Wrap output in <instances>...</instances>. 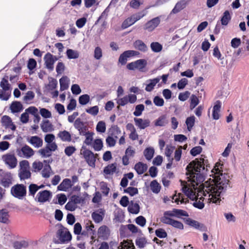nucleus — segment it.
I'll list each match as a JSON object with an SVG mask.
<instances>
[{
	"label": "nucleus",
	"instance_id": "obj_31",
	"mask_svg": "<svg viewBox=\"0 0 249 249\" xmlns=\"http://www.w3.org/2000/svg\"><path fill=\"white\" fill-rule=\"evenodd\" d=\"M154 154V149L152 147L146 148L143 152V154L146 160H151L153 157Z\"/></svg>",
	"mask_w": 249,
	"mask_h": 249
},
{
	"label": "nucleus",
	"instance_id": "obj_32",
	"mask_svg": "<svg viewBox=\"0 0 249 249\" xmlns=\"http://www.w3.org/2000/svg\"><path fill=\"white\" fill-rule=\"evenodd\" d=\"M150 186L151 191L154 193L157 194L160 191V186L156 180L151 181Z\"/></svg>",
	"mask_w": 249,
	"mask_h": 249
},
{
	"label": "nucleus",
	"instance_id": "obj_9",
	"mask_svg": "<svg viewBox=\"0 0 249 249\" xmlns=\"http://www.w3.org/2000/svg\"><path fill=\"white\" fill-rule=\"evenodd\" d=\"M74 127L79 131V135L83 136L87 134L88 127L84 124L80 118H77L74 122Z\"/></svg>",
	"mask_w": 249,
	"mask_h": 249
},
{
	"label": "nucleus",
	"instance_id": "obj_40",
	"mask_svg": "<svg viewBox=\"0 0 249 249\" xmlns=\"http://www.w3.org/2000/svg\"><path fill=\"white\" fill-rule=\"evenodd\" d=\"M28 244L25 241H16L13 244V247L15 249H21L27 247Z\"/></svg>",
	"mask_w": 249,
	"mask_h": 249
},
{
	"label": "nucleus",
	"instance_id": "obj_20",
	"mask_svg": "<svg viewBox=\"0 0 249 249\" xmlns=\"http://www.w3.org/2000/svg\"><path fill=\"white\" fill-rule=\"evenodd\" d=\"M134 48L142 52L145 53L148 50L147 45L141 40L138 39L133 43Z\"/></svg>",
	"mask_w": 249,
	"mask_h": 249
},
{
	"label": "nucleus",
	"instance_id": "obj_36",
	"mask_svg": "<svg viewBox=\"0 0 249 249\" xmlns=\"http://www.w3.org/2000/svg\"><path fill=\"white\" fill-rule=\"evenodd\" d=\"M38 152L44 158L49 157L52 155V152L49 150V148L47 147L46 146L45 147L39 150Z\"/></svg>",
	"mask_w": 249,
	"mask_h": 249
},
{
	"label": "nucleus",
	"instance_id": "obj_19",
	"mask_svg": "<svg viewBox=\"0 0 249 249\" xmlns=\"http://www.w3.org/2000/svg\"><path fill=\"white\" fill-rule=\"evenodd\" d=\"M134 121L135 125L141 129H143L150 125V121L148 119L135 118Z\"/></svg>",
	"mask_w": 249,
	"mask_h": 249
},
{
	"label": "nucleus",
	"instance_id": "obj_50",
	"mask_svg": "<svg viewBox=\"0 0 249 249\" xmlns=\"http://www.w3.org/2000/svg\"><path fill=\"white\" fill-rule=\"evenodd\" d=\"M0 86L5 91L9 90L10 88V86L8 83V80L4 78H2L1 80L0 83Z\"/></svg>",
	"mask_w": 249,
	"mask_h": 249
},
{
	"label": "nucleus",
	"instance_id": "obj_15",
	"mask_svg": "<svg viewBox=\"0 0 249 249\" xmlns=\"http://www.w3.org/2000/svg\"><path fill=\"white\" fill-rule=\"evenodd\" d=\"M105 210L100 209L91 214V217L95 223H98L101 222L105 215Z\"/></svg>",
	"mask_w": 249,
	"mask_h": 249
},
{
	"label": "nucleus",
	"instance_id": "obj_59",
	"mask_svg": "<svg viewBox=\"0 0 249 249\" xmlns=\"http://www.w3.org/2000/svg\"><path fill=\"white\" fill-rule=\"evenodd\" d=\"M156 235L160 238H165L167 236V234L163 229H159L155 231Z\"/></svg>",
	"mask_w": 249,
	"mask_h": 249
},
{
	"label": "nucleus",
	"instance_id": "obj_12",
	"mask_svg": "<svg viewBox=\"0 0 249 249\" xmlns=\"http://www.w3.org/2000/svg\"><path fill=\"white\" fill-rule=\"evenodd\" d=\"M18 154L20 157L29 158L34 154V151L30 146L25 145L18 151Z\"/></svg>",
	"mask_w": 249,
	"mask_h": 249
},
{
	"label": "nucleus",
	"instance_id": "obj_55",
	"mask_svg": "<svg viewBox=\"0 0 249 249\" xmlns=\"http://www.w3.org/2000/svg\"><path fill=\"white\" fill-rule=\"evenodd\" d=\"M186 223L188 225L195 228L196 229H198V227H199V225L200 224V223L198 222V221L192 219L190 218L186 219Z\"/></svg>",
	"mask_w": 249,
	"mask_h": 249
},
{
	"label": "nucleus",
	"instance_id": "obj_60",
	"mask_svg": "<svg viewBox=\"0 0 249 249\" xmlns=\"http://www.w3.org/2000/svg\"><path fill=\"white\" fill-rule=\"evenodd\" d=\"M65 208L67 210L74 211L77 208V205L70 199L65 205Z\"/></svg>",
	"mask_w": 249,
	"mask_h": 249
},
{
	"label": "nucleus",
	"instance_id": "obj_16",
	"mask_svg": "<svg viewBox=\"0 0 249 249\" xmlns=\"http://www.w3.org/2000/svg\"><path fill=\"white\" fill-rule=\"evenodd\" d=\"M1 123L2 125L6 128H9L13 131L16 130V125L12 123L11 118L8 116H3L1 118Z\"/></svg>",
	"mask_w": 249,
	"mask_h": 249
},
{
	"label": "nucleus",
	"instance_id": "obj_53",
	"mask_svg": "<svg viewBox=\"0 0 249 249\" xmlns=\"http://www.w3.org/2000/svg\"><path fill=\"white\" fill-rule=\"evenodd\" d=\"M90 97L88 94H84L79 98V102L81 105H86L89 101Z\"/></svg>",
	"mask_w": 249,
	"mask_h": 249
},
{
	"label": "nucleus",
	"instance_id": "obj_57",
	"mask_svg": "<svg viewBox=\"0 0 249 249\" xmlns=\"http://www.w3.org/2000/svg\"><path fill=\"white\" fill-rule=\"evenodd\" d=\"M124 192L128 194L131 196H134L138 194V190L137 188L129 187L124 190Z\"/></svg>",
	"mask_w": 249,
	"mask_h": 249
},
{
	"label": "nucleus",
	"instance_id": "obj_21",
	"mask_svg": "<svg viewBox=\"0 0 249 249\" xmlns=\"http://www.w3.org/2000/svg\"><path fill=\"white\" fill-rule=\"evenodd\" d=\"M10 215L8 211L5 209L0 210V222L6 224L10 223Z\"/></svg>",
	"mask_w": 249,
	"mask_h": 249
},
{
	"label": "nucleus",
	"instance_id": "obj_10",
	"mask_svg": "<svg viewBox=\"0 0 249 249\" xmlns=\"http://www.w3.org/2000/svg\"><path fill=\"white\" fill-rule=\"evenodd\" d=\"M51 196L52 193L50 191L44 190L37 194L35 199L38 202L44 203L48 201Z\"/></svg>",
	"mask_w": 249,
	"mask_h": 249
},
{
	"label": "nucleus",
	"instance_id": "obj_51",
	"mask_svg": "<svg viewBox=\"0 0 249 249\" xmlns=\"http://www.w3.org/2000/svg\"><path fill=\"white\" fill-rule=\"evenodd\" d=\"M101 190L103 194L106 196H107L109 193L110 189L107 187V183L105 182H101L100 183Z\"/></svg>",
	"mask_w": 249,
	"mask_h": 249
},
{
	"label": "nucleus",
	"instance_id": "obj_58",
	"mask_svg": "<svg viewBox=\"0 0 249 249\" xmlns=\"http://www.w3.org/2000/svg\"><path fill=\"white\" fill-rule=\"evenodd\" d=\"M38 185L35 184H31L29 186V195L34 196L36 192L38 191Z\"/></svg>",
	"mask_w": 249,
	"mask_h": 249
},
{
	"label": "nucleus",
	"instance_id": "obj_35",
	"mask_svg": "<svg viewBox=\"0 0 249 249\" xmlns=\"http://www.w3.org/2000/svg\"><path fill=\"white\" fill-rule=\"evenodd\" d=\"M66 53L69 59H76L78 58L79 56L78 51L72 49H68Z\"/></svg>",
	"mask_w": 249,
	"mask_h": 249
},
{
	"label": "nucleus",
	"instance_id": "obj_48",
	"mask_svg": "<svg viewBox=\"0 0 249 249\" xmlns=\"http://www.w3.org/2000/svg\"><path fill=\"white\" fill-rule=\"evenodd\" d=\"M96 130L101 133H104L106 130V123L103 121H99L96 125Z\"/></svg>",
	"mask_w": 249,
	"mask_h": 249
},
{
	"label": "nucleus",
	"instance_id": "obj_41",
	"mask_svg": "<svg viewBox=\"0 0 249 249\" xmlns=\"http://www.w3.org/2000/svg\"><path fill=\"white\" fill-rule=\"evenodd\" d=\"M12 183V178L10 176L2 178L0 181V184L5 188H8Z\"/></svg>",
	"mask_w": 249,
	"mask_h": 249
},
{
	"label": "nucleus",
	"instance_id": "obj_63",
	"mask_svg": "<svg viewBox=\"0 0 249 249\" xmlns=\"http://www.w3.org/2000/svg\"><path fill=\"white\" fill-rule=\"evenodd\" d=\"M76 151V148L72 146H67L65 149V153L68 156H71Z\"/></svg>",
	"mask_w": 249,
	"mask_h": 249
},
{
	"label": "nucleus",
	"instance_id": "obj_17",
	"mask_svg": "<svg viewBox=\"0 0 249 249\" xmlns=\"http://www.w3.org/2000/svg\"><path fill=\"white\" fill-rule=\"evenodd\" d=\"M72 186L71 181L69 178H65L58 186L57 189L59 191L66 192Z\"/></svg>",
	"mask_w": 249,
	"mask_h": 249
},
{
	"label": "nucleus",
	"instance_id": "obj_43",
	"mask_svg": "<svg viewBox=\"0 0 249 249\" xmlns=\"http://www.w3.org/2000/svg\"><path fill=\"white\" fill-rule=\"evenodd\" d=\"M94 133L93 132H90L88 131L87 134L84 136H86V139L84 141V143L87 145H90L93 141V135Z\"/></svg>",
	"mask_w": 249,
	"mask_h": 249
},
{
	"label": "nucleus",
	"instance_id": "obj_54",
	"mask_svg": "<svg viewBox=\"0 0 249 249\" xmlns=\"http://www.w3.org/2000/svg\"><path fill=\"white\" fill-rule=\"evenodd\" d=\"M108 230V228L105 226L103 225L101 226L98 231V234L99 237H105L107 235V231Z\"/></svg>",
	"mask_w": 249,
	"mask_h": 249
},
{
	"label": "nucleus",
	"instance_id": "obj_27",
	"mask_svg": "<svg viewBox=\"0 0 249 249\" xmlns=\"http://www.w3.org/2000/svg\"><path fill=\"white\" fill-rule=\"evenodd\" d=\"M160 79V78L159 77L150 79L149 80V83L146 86L145 90L148 92L151 91L154 89L156 85L159 82Z\"/></svg>",
	"mask_w": 249,
	"mask_h": 249
},
{
	"label": "nucleus",
	"instance_id": "obj_1",
	"mask_svg": "<svg viewBox=\"0 0 249 249\" xmlns=\"http://www.w3.org/2000/svg\"><path fill=\"white\" fill-rule=\"evenodd\" d=\"M207 162L208 160H205L203 158L196 159L187 166L186 175L189 176L190 181L195 189L194 191L191 189L187 196L190 199L194 200L198 197V193H202L204 196L208 195V196L210 197L209 199L211 201L218 204L221 200L220 195L225 192L229 186V180L225 178L222 170L219 168L221 166L220 163L217 162L212 171L215 174L216 183L208 186H204L203 184H201L205 179L203 171L205 169V165L207 168Z\"/></svg>",
	"mask_w": 249,
	"mask_h": 249
},
{
	"label": "nucleus",
	"instance_id": "obj_4",
	"mask_svg": "<svg viewBox=\"0 0 249 249\" xmlns=\"http://www.w3.org/2000/svg\"><path fill=\"white\" fill-rule=\"evenodd\" d=\"M147 64V61L145 59H141L128 63L126 65V68L131 71L138 70L141 72H144Z\"/></svg>",
	"mask_w": 249,
	"mask_h": 249
},
{
	"label": "nucleus",
	"instance_id": "obj_64",
	"mask_svg": "<svg viewBox=\"0 0 249 249\" xmlns=\"http://www.w3.org/2000/svg\"><path fill=\"white\" fill-rule=\"evenodd\" d=\"M40 113L41 115L45 118H51L52 116L51 112L46 108H41L40 110Z\"/></svg>",
	"mask_w": 249,
	"mask_h": 249
},
{
	"label": "nucleus",
	"instance_id": "obj_14",
	"mask_svg": "<svg viewBox=\"0 0 249 249\" xmlns=\"http://www.w3.org/2000/svg\"><path fill=\"white\" fill-rule=\"evenodd\" d=\"M163 220L164 224L171 225L173 227L179 230L183 229V224L180 221L174 220L172 218H164Z\"/></svg>",
	"mask_w": 249,
	"mask_h": 249
},
{
	"label": "nucleus",
	"instance_id": "obj_28",
	"mask_svg": "<svg viewBox=\"0 0 249 249\" xmlns=\"http://www.w3.org/2000/svg\"><path fill=\"white\" fill-rule=\"evenodd\" d=\"M10 109L13 113H16L21 111L23 109V107L22 104L19 102L15 101L11 104Z\"/></svg>",
	"mask_w": 249,
	"mask_h": 249
},
{
	"label": "nucleus",
	"instance_id": "obj_39",
	"mask_svg": "<svg viewBox=\"0 0 249 249\" xmlns=\"http://www.w3.org/2000/svg\"><path fill=\"white\" fill-rule=\"evenodd\" d=\"M195 122V117L194 116H192L189 117H188L186 119L185 123L187 126L188 130L190 131L194 125Z\"/></svg>",
	"mask_w": 249,
	"mask_h": 249
},
{
	"label": "nucleus",
	"instance_id": "obj_29",
	"mask_svg": "<svg viewBox=\"0 0 249 249\" xmlns=\"http://www.w3.org/2000/svg\"><path fill=\"white\" fill-rule=\"evenodd\" d=\"M127 209L128 212L133 214H137L140 211V206L139 204L136 203H134L132 201H131Z\"/></svg>",
	"mask_w": 249,
	"mask_h": 249
},
{
	"label": "nucleus",
	"instance_id": "obj_22",
	"mask_svg": "<svg viewBox=\"0 0 249 249\" xmlns=\"http://www.w3.org/2000/svg\"><path fill=\"white\" fill-rule=\"evenodd\" d=\"M221 103L219 100L216 101L213 109V118L214 120L219 118V112L220 111Z\"/></svg>",
	"mask_w": 249,
	"mask_h": 249
},
{
	"label": "nucleus",
	"instance_id": "obj_26",
	"mask_svg": "<svg viewBox=\"0 0 249 249\" xmlns=\"http://www.w3.org/2000/svg\"><path fill=\"white\" fill-rule=\"evenodd\" d=\"M70 80L67 76H62L59 80L60 90L63 91L68 89Z\"/></svg>",
	"mask_w": 249,
	"mask_h": 249
},
{
	"label": "nucleus",
	"instance_id": "obj_11",
	"mask_svg": "<svg viewBox=\"0 0 249 249\" xmlns=\"http://www.w3.org/2000/svg\"><path fill=\"white\" fill-rule=\"evenodd\" d=\"M160 22V20L159 17L155 18L145 23L144 29L151 32L159 25Z\"/></svg>",
	"mask_w": 249,
	"mask_h": 249
},
{
	"label": "nucleus",
	"instance_id": "obj_2",
	"mask_svg": "<svg viewBox=\"0 0 249 249\" xmlns=\"http://www.w3.org/2000/svg\"><path fill=\"white\" fill-rule=\"evenodd\" d=\"M81 154L83 155L85 160L89 166L92 167H95L96 159L98 156L97 154H94L92 151L87 149L84 146L82 147Z\"/></svg>",
	"mask_w": 249,
	"mask_h": 249
},
{
	"label": "nucleus",
	"instance_id": "obj_44",
	"mask_svg": "<svg viewBox=\"0 0 249 249\" xmlns=\"http://www.w3.org/2000/svg\"><path fill=\"white\" fill-rule=\"evenodd\" d=\"M93 147L95 151H100L103 147V142L101 139H96L93 143Z\"/></svg>",
	"mask_w": 249,
	"mask_h": 249
},
{
	"label": "nucleus",
	"instance_id": "obj_5",
	"mask_svg": "<svg viewBox=\"0 0 249 249\" xmlns=\"http://www.w3.org/2000/svg\"><path fill=\"white\" fill-rule=\"evenodd\" d=\"M2 159L5 163L8 165L10 168H14L17 165V160L13 154H7L2 156Z\"/></svg>",
	"mask_w": 249,
	"mask_h": 249
},
{
	"label": "nucleus",
	"instance_id": "obj_56",
	"mask_svg": "<svg viewBox=\"0 0 249 249\" xmlns=\"http://www.w3.org/2000/svg\"><path fill=\"white\" fill-rule=\"evenodd\" d=\"M70 199L76 205L78 204L83 203L84 202V199L81 196L73 195L71 196Z\"/></svg>",
	"mask_w": 249,
	"mask_h": 249
},
{
	"label": "nucleus",
	"instance_id": "obj_37",
	"mask_svg": "<svg viewBox=\"0 0 249 249\" xmlns=\"http://www.w3.org/2000/svg\"><path fill=\"white\" fill-rule=\"evenodd\" d=\"M150 47L153 52L159 53L162 50V45L158 42H154L151 43Z\"/></svg>",
	"mask_w": 249,
	"mask_h": 249
},
{
	"label": "nucleus",
	"instance_id": "obj_42",
	"mask_svg": "<svg viewBox=\"0 0 249 249\" xmlns=\"http://www.w3.org/2000/svg\"><path fill=\"white\" fill-rule=\"evenodd\" d=\"M203 197L201 196L199 198L198 197L195 199V201L193 203V206L199 209H202L204 207V204L203 202Z\"/></svg>",
	"mask_w": 249,
	"mask_h": 249
},
{
	"label": "nucleus",
	"instance_id": "obj_23",
	"mask_svg": "<svg viewBox=\"0 0 249 249\" xmlns=\"http://www.w3.org/2000/svg\"><path fill=\"white\" fill-rule=\"evenodd\" d=\"M57 136L63 142H70L71 141V134L66 130L60 131L57 134Z\"/></svg>",
	"mask_w": 249,
	"mask_h": 249
},
{
	"label": "nucleus",
	"instance_id": "obj_46",
	"mask_svg": "<svg viewBox=\"0 0 249 249\" xmlns=\"http://www.w3.org/2000/svg\"><path fill=\"white\" fill-rule=\"evenodd\" d=\"M19 176L21 179H25L30 178L31 173L29 170H20Z\"/></svg>",
	"mask_w": 249,
	"mask_h": 249
},
{
	"label": "nucleus",
	"instance_id": "obj_30",
	"mask_svg": "<svg viewBox=\"0 0 249 249\" xmlns=\"http://www.w3.org/2000/svg\"><path fill=\"white\" fill-rule=\"evenodd\" d=\"M231 19V16L229 11H225L221 18V24L224 26H226L228 24L229 22Z\"/></svg>",
	"mask_w": 249,
	"mask_h": 249
},
{
	"label": "nucleus",
	"instance_id": "obj_6",
	"mask_svg": "<svg viewBox=\"0 0 249 249\" xmlns=\"http://www.w3.org/2000/svg\"><path fill=\"white\" fill-rule=\"evenodd\" d=\"M137 100V96L135 94H129L123 98H121L117 101V103L121 106H124L128 103L134 104Z\"/></svg>",
	"mask_w": 249,
	"mask_h": 249
},
{
	"label": "nucleus",
	"instance_id": "obj_52",
	"mask_svg": "<svg viewBox=\"0 0 249 249\" xmlns=\"http://www.w3.org/2000/svg\"><path fill=\"white\" fill-rule=\"evenodd\" d=\"M191 103L190 108L193 109L199 103L198 98L195 95L193 94L191 96Z\"/></svg>",
	"mask_w": 249,
	"mask_h": 249
},
{
	"label": "nucleus",
	"instance_id": "obj_7",
	"mask_svg": "<svg viewBox=\"0 0 249 249\" xmlns=\"http://www.w3.org/2000/svg\"><path fill=\"white\" fill-rule=\"evenodd\" d=\"M139 54V52L136 51L128 50L124 51L120 55L119 58V62L122 65H124L126 63L127 58L132 56L137 55Z\"/></svg>",
	"mask_w": 249,
	"mask_h": 249
},
{
	"label": "nucleus",
	"instance_id": "obj_47",
	"mask_svg": "<svg viewBox=\"0 0 249 249\" xmlns=\"http://www.w3.org/2000/svg\"><path fill=\"white\" fill-rule=\"evenodd\" d=\"M134 22L131 17L125 19L122 23L121 27L123 29H125L127 27L133 25Z\"/></svg>",
	"mask_w": 249,
	"mask_h": 249
},
{
	"label": "nucleus",
	"instance_id": "obj_18",
	"mask_svg": "<svg viewBox=\"0 0 249 249\" xmlns=\"http://www.w3.org/2000/svg\"><path fill=\"white\" fill-rule=\"evenodd\" d=\"M27 141L36 148H39L43 145V140L38 136H32L27 139Z\"/></svg>",
	"mask_w": 249,
	"mask_h": 249
},
{
	"label": "nucleus",
	"instance_id": "obj_24",
	"mask_svg": "<svg viewBox=\"0 0 249 249\" xmlns=\"http://www.w3.org/2000/svg\"><path fill=\"white\" fill-rule=\"evenodd\" d=\"M41 128L44 132H51L53 130V125L48 120L43 121Z\"/></svg>",
	"mask_w": 249,
	"mask_h": 249
},
{
	"label": "nucleus",
	"instance_id": "obj_34",
	"mask_svg": "<svg viewBox=\"0 0 249 249\" xmlns=\"http://www.w3.org/2000/svg\"><path fill=\"white\" fill-rule=\"evenodd\" d=\"M136 245L139 248H143L147 243L146 239L144 237H138L136 239Z\"/></svg>",
	"mask_w": 249,
	"mask_h": 249
},
{
	"label": "nucleus",
	"instance_id": "obj_25",
	"mask_svg": "<svg viewBox=\"0 0 249 249\" xmlns=\"http://www.w3.org/2000/svg\"><path fill=\"white\" fill-rule=\"evenodd\" d=\"M147 169V165L142 162H139L135 165V169L137 173L139 174H142L145 172Z\"/></svg>",
	"mask_w": 249,
	"mask_h": 249
},
{
	"label": "nucleus",
	"instance_id": "obj_49",
	"mask_svg": "<svg viewBox=\"0 0 249 249\" xmlns=\"http://www.w3.org/2000/svg\"><path fill=\"white\" fill-rule=\"evenodd\" d=\"M173 212L175 213V216L180 217L181 216H189V214L187 212L185 211L180 209H173Z\"/></svg>",
	"mask_w": 249,
	"mask_h": 249
},
{
	"label": "nucleus",
	"instance_id": "obj_61",
	"mask_svg": "<svg viewBox=\"0 0 249 249\" xmlns=\"http://www.w3.org/2000/svg\"><path fill=\"white\" fill-rule=\"evenodd\" d=\"M86 112L92 115L95 116L99 112V107L97 106L91 107L86 109Z\"/></svg>",
	"mask_w": 249,
	"mask_h": 249
},
{
	"label": "nucleus",
	"instance_id": "obj_33",
	"mask_svg": "<svg viewBox=\"0 0 249 249\" xmlns=\"http://www.w3.org/2000/svg\"><path fill=\"white\" fill-rule=\"evenodd\" d=\"M116 169V164H111L106 166L104 169V172L107 175L113 174Z\"/></svg>",
	"mask_w": 249,
	"mask_h": 249
},
{
	"label": "nucleus",
	"instance_id": "obj_38",
	"mask_svg": "<svg viewBox=\"0 0 249 249\" xmlns=\"http://www.w3.org/2000/svg\"><path fill=\"white\" fill-rule=\"evenodd\" d=\"M52 171L51 167L50 165L46 164L42 171V176L45 178H48L50 176L51 171Z\"/></svg>",
	"mask_w": 249,
	"mask_h": 249
},
{
	"label": "nucleus",
	"instance_id": "obj_8",
	"mask_svg": "<svg viewBox=\"0 0 249 249\" xmlns=\"http://www.w3.org/2000/svg\"><path fill=\"white\" fill-rule=\"evenodd\" d=\"M57 235V237L61 243L67 242L71 239V234L67 229L59 230Z\"/></svg>",
	"mask_w": 249,
	"mask_h": 249
},
{
	"label": "nucleus",
	"instance_id": "obj_62",
	"mask_svg": "<svg viewBox=\"0 0 249 249\" xmlns=\"http://www.w3.org/2000/svg\"><path fill=\"white\" fill-rule=\"evenodd\" d=\"M153 102L156 106L158 107L163 106L164 103L163 99L158 96L154 98Z\"/></svg>",
	"mask_w": 249,
	"mask_h": 249
},
{
	"label": "nucleus",
	"instance_id": "obj_3",
	"mask_svg": "<svg viewBox=\"0 0 249 249\" xmlns=\"http://www.w3.org/2000/svg\"><path fill=\"white\" fill-rule=\"evenodd\" d=\"M11 194L15 197L22 199L26 195V187L23 184H17L12 187Z\"/></svg>",
	"mask_w": 249,
	"mask_h": 249
},
{
	"label": "nucleus",
	"instance_id": "obj_13",
	"mask_svg": "<svg viewBox=\"0 0 249 249\" xmlns=\"http://www.w3.org/2000/svg\"><path fill=\"white\" fill-rule=\"evenodd\" d=\"M45 65L47 69L52 71L53 70L54 60L53 59V55L51 53H48L44 56Z\"/></svg>",
	"mask_w": 249,
	"mask_h": 249
},
{
	"label": "nucleus",
	"instance_id": "obj_45",
	"mask_svg": "<svg viewBox=\"0 0 249 249\" xmlns=\"http://www.w3.org/2000/svg\"><path fill=\"white\" fill-rule=\"evenodd\" d=\"M144 109V106L142 104L137 105L135 107V110L133 112V115L135 116H140L141 115L142 112Z\"/></svg>",
	"mask_w": 249,
	"mask_h": 249
}]
</instances>
